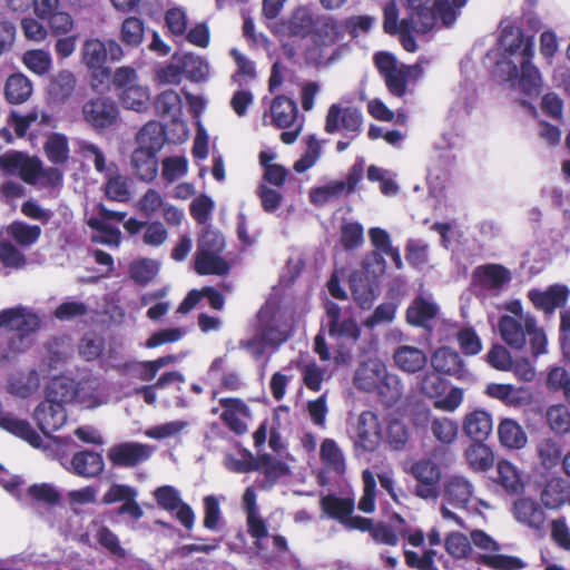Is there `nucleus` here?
<instances>
[{
    "mask_svg": "<svg viewBox=\"0 0 570 570\" xmlns=\"http://www.w3.org/2000/svg\"><path fill=\"white\" fill-rule=\"evenodd\" d=\"M498 51L494 53L493 76L525 96H539L543 79L540 70L532 63L533 37L525 36L519 27L501 24Z\"/></svg>",
    "mask_w": 570,
    "mask_h": 570,
    "instance_id": "1",
    "label": "nucleus"
},
{
    "mask_svg": "<svg viewBox=\"0 0 570 570\" xmlns=\"http://www.w3.org/2000/svg\"><path fill=\"white\" fill-rule=\"evenodd\" d=\"M407 17L399 19V11L394 1L384 7V30L387 33L400 35L403 48L409 52L416 51V42L412 31L426 33L440 21L442 26L450 27L456 20V11L449 0H406Z\"/></svg>",
    "mask_w": 570,
    "mask_h": 570,
    "instance_id": "2",
    "label": "nucleus"
},
{
    "mask_svg": "<svg viewBox=\"0 0 570 570\" xmlns=\"http://www.w3.org/2000/svg\"><path fill=\"white\" fill-rule=\"evenodd\" d=\"M505 312L499 318L498 330L507 345L514 350H522L529 342L533 356L547 353V335L539 326L537 317L524 311L520 299H509L503 303Z\"/></svg>",
    "mask_w": 570,
    "mask_h": 570,
    "instance_id": "3",
    "label": "nucleus"
},
{
    "mask_svg": "<svg viewBox=\"0 0 570 570\" xmlns=\"http://www.w3.org/2000/svg\"><path fill=\"white\" fill-rule=\"evenodd\" d=\"M322 510L331 518L340 520L345 527L370 530L372 538L377 543L396 546L399 533L396 527L399 523L393 518V528L391 525L379 523L372 527V520L362 517H351L354 510V501L348 498H338L335 495H325L321 499Z\"/></svg>",
    "mask_w": 570,
    "mask_h": 570,
    "instance_id": "4",
    "label": "nucleus"
},
{
    "mask_svg": "<svg viewBox=\"0 0 570 570\" xmlns=\"http://www.w3.org/2000/svg\"><path fill=\"white\" fill-rule=\"evenodd\" d=\"M0 168L8 175L19 176L24 183L39 188H56L62 183V171L56 167H42L38 157L20 151L0 156Z\"/></svg>",
    "mask_w": 570,
    "mask_h": 570,
    "instance_id": "5",
    "label": "nucleus"
},
{
    "mask_svg": "<svg viewBox=\"0 0 570 570\" xmlns=\"http://www.w3.org/2000/svg\"><path fill=\"white\" fill-rule=\"evenodd\" d=\"M165 142V129L158 121L147 122L136 135L137 147L131 154V166L136 176L151 181L158 173L157 154Z\"/></svg>",
    "mask_w": 570,
    "mask_h": 570,
    "instance_id": "6",
    "label": "nucleus"
},
{
    "mask_svg": "<svg viewBox=\"0 0 570 570\" xmlns=\"http://www.w3.org/2000/svg\"><path fill=\"white\" fill-rule=\"evenodd\" d=\"M40 324L39 315L28 307L16 306L0 311V328L10 331L8 353L17 354L28 350ZM6 357H9V354Z\"/></svg>",
    "mask_w": 570,
    "mask_h": 570,
    "instance_id": "7",
    "label": "nucleus"
},
{
    "mask_svg": "<svg viewBox=\"0 0 570 570\" xmlns=\"http://www.w3.org/2000/svg\"><path fill=\"white\" fill-rule=\"evenodd\" d=\"M354 384L358 390L377 392L387 404L396 402L402 394L397 376L390 374L379 358H370L360 365L354 375Z\"/></svg>",
    "mask_w": 570,
    "mask_h": 570,
    "instance_id": "8",
    "label": "nucleus"
},
{
    "mask_svg": "<svg viewBox=\"0 0 570 570\" xmlns=\"http://www.w3.org/2000/svg\"><path fill=\"white\" fill-rule=\"evenodd\" d=\"M325 308L328 335L337 345L334 361L337 365L346 364L352 358L351 347L360 336V327L352 317H342L341 308L336 303L326 302Z\"/></svg>",
    "mask_w": 570,
    "mask_h": 570,
    "instance_id": "9",
    "label": "nucleus"
},
{
    "mask_svg": "<svg viewBox=\"0 0 570 570\" xmlns=\"http://www.w3.org/2000/svg\"><path fill=\"white\" fill-rule=\"evenodd\" d=\"M78 147L85 158L94 161L96 170L105 175L107 198L120 203L127 202L130 197L128 178L119 173L115 164L106 165L105 155L97 145L80 140Z\"/></svg>",
    "mask_w": 570,
    "mask_h": 570,
    "instance_id": "10",
    "label": "nucleus"
},
{
    "mask_svg": "<svg viewBox=\"0 0 570 570\" xmlns=\"http://www.w3.org/2000/svg\"><path fill=\"white\" fill-rule=\"evenodd\" d=\"M364 160L358 158L348 169L345 179L327 180L309 190V202L316 207H325L348 197L362 181Z\"/></svg>",
    "mask_w": 570,
    "mask_h": 570,
    "instance_id": "11",
    "label": "nucleus"
},
{
    "mask_svg": "<svg viewBox=\"0 0 570 570\" xmlns=\"http://www.w3.org/2000/svg\"><path fill=\"white\" fill-rule=\"evenodd\" d=\"M0 484L21 504L27 507H52L61 501V493L53 484L36 483L23 490L20 478L9 474L2 466H0Z\"/></svg>",
    "mask_w": 570,
    "mask_h": 570,
    "instance_id": "12",
    "label": "nucleus"
},
{
    "mask_svg": "<svg viewBox=\"0 0 570 570\" xmlns=\"http://www.w3.org/2000/svg\"><path fill=\"white\" fill-rule=\"evenodd\" d=\"M124 49L116 40L102 41L98 38L87 39L81 48L82 61L91 71L94 80L102 83L110 77V68L105 63L109 59L118 62L124 58Z\"/></svg>",
    "mask_w": 570,
    "mask_h": 570,
    "instance_id": "13",
    "label": "nucleus"
},
{
    "mask_svg": "<svg viewBox=\"0 0 570 570\" xmlns=\"http://www.w3.org/2000/svg\"><path fill=\"white\" fill-rule=\"evenodd\" d=\"M271 117V124L281 129L293 128L285 130L281 135V140L284 144H293L299 136L303 129V119H298V108L295 100L285 97H275L269 107V114L265 112L263 122L267 125V118Z\"/></svg>",
    "mask_w": 570,
    "mask_h": 570,
    "instance_id": "14",
    "label": "nucleus"
},
{
    "mask_svg": "<svg viewBox=\"0 0 570 570\" xmlns=\"http://www.w3.org/2000/svg\"><path fill=\"white\" fill-rule=\"evenodd\" d=\"M415 479V495L423 500L435 501L440 495L441 468L430 458L415 461L409 469Z\"/></svg>",
    "mask_w": 570,
    "mask_h": 570,
    "instance_id": "15",
    "label": "nucleus"
},
{
    "mask_svg": "<svg viewBox=\"0 0 570 570\" xmlns=\"http://www.w3.org/2000/svg\"><path fill=\"white\" fill-rule=\"evenodd\" d=\"M362 124L363 117L358 109L333 104L327 110L324 129L331 135L344 132L352 140L361 132Z\"/></svg>",
    "mask_w": 570,
    "mask_h": 570,
    "instance_id": "16",
    "label": "nucleus"
},
{
    "mask_svg": "<svg viewBox=\"0 0 570 570\" xmlns=\"http://www.w3.org/2000/svg\"><path fill=\"white\" fill-rule=\"evenodd\" d=\"M352 439L356 454L375 451L382 440L379 416L372 411L362 412L356 420Z\"/></svg>",
    "mask_w": 570,
    "mask_h": 570,
    "instance_id": "17",
    "label": "nucleus"
},
{
    "mask_svg": "<svg viewBox=\"0 0 570 570\" xmlns=\"http://www.w3.org/2000/svg\"><path fill=\"white\" fill-rule=\"evenodd\" d=\"M85 121L96 130L114 128L119 121V109L109 97H96L82 106Z\"/></svg>",
    "mask_w": 570,
    "mask_h": 570,
    "instance_id": "18",
    "label": "nucleus"
},
{
    "mask_svg": "<svg viewBox=\"0 0 570 570\" xmlns=\"http://www.w3.org/2000/svg\"><path fill=\"white\" fill-rule=\"evenodd\" d=\"M79 541L90 548L99 544L111 556L126 559L128 551L120 544L119 538L108 527L98 520H92L79 535Z\"/></svg>",
    "mask_w": 570,
    "mask_h": 570,
    "instance_id": "19",
    "label": "nucleus"
},
{
    "mask_svg": "<svg viewBox=\"0 0 570 570\" xmlns=\"http://www.w3.org/2000/svg\"><path fill=\"white\" fill-rule=\"evenodd\" d=\"M511 279V272L500 264L481 265L473 272V284L484 295L498 296Z\"/></svg>",
    "mask_w": 570,
    "mask_h": 570,
    "instance_id": "20",
    "label": "nucleus"
},
{
    "mask_svg": "<svg viewBox=\"0 0 570 570\" xmlns=\"http://www.w3.org/2000/svg\"><path fill=\"white\" fill-rule=\"evenodd\" d=\"M341 38V30L336 20L331 17H316V23L313 30L314 43L320 51L313 49L308 52L309 61L320 63L326 58L325 50L336 45Z\"/></svg>",
    "mask_w": 570,
    "mask_h": 570,
    "instance_id": "21",
    "label": "nucleus"
},
{
    "mask_svg": "<svg viewBox=\"0 0 570 570\" xmlns=\"http://www.w3.org/2000/svg\"><path fill=\"white\" fill-rule=\"evenodd\" d=\"M155 499L160 508L166 511H176V519L190 530L195 523V513L189 504L183 502L179 491L171 485H163L155 490Z\"/></svg>",
    "mask_w": 570,
    "mask_h": 570,
    "instance_id": "22",
    "label": "nucleus"
},
{
    "mask_svg": "<svg viewBox=\"0 0 570 570\" xmlns=\"http://www.w3.org/2000/svg\"><path fill=\"white\" fill-rule=\"evenodd\" d=\"M154 448L138 442H124L108 450V459L114 465L130 468L148 460Z\"/></svg>",
    "mask_w": 570,
    "mask_h": 570,
    "instance_id": "23",
    "label": "nucleus"
},
{
    "mask_svg": "<svg viewBox=\"0 0 570 570\" xmlns=\"http://www.w3.org/2000/svg\"><path fill=\"white\" fill-rule=\"evenodd\" d=\"M138 492L135 488L126 484H112L104 494L102 502L111 504L124 502L117 510V514H128L134 520H139L144 515L141 507L137 503Z\"/></svg>",
    "mask_w": 570,
    "mask_h": 570,
    "instance_id": "24",
    "label": "nucleus"
},
{
    "mask_svg": "<svg viewBox=\"0 0 570 570\" xmlns=\"http://www.w3.org/2000/svg\"><path fill=\"white\" fill-rule=\"evenodd\" d=\"M222 407L220 419L235 434L247 432V423L250 419V410L247 404L236 397H223L219 400Z\"/></svg>",
    "mask_w": 570,
    "mask_h": 570,
    "instance_id": "25",
    "label": "nucleus"
},
{
    "mask_svg": "<svg viewBox=\"0 0 570 570\" xmlns=\"http://www.w3.org/2000/svg\"><path fill=\"white\" fill-rule=\"evenodd\" d=\"M242 503L246 512L248 533L255 540L257 549L263 550V542L268 540V532L264 519L259 515L256 504V493L253 488L245 490Z\"/></svg>",
    "mask_w": 570,
    "mask_h": 570,
    "instance_id": "26",
    "label": "nucleus"
},
{
    "mask_svg": "<svg viewBox=\"0 0 570 570\" xmlns=\"http://www.w3.org/2000/svg\"><path fill=\"white\" fill-rule=\"evenodd\" d=\"M431 364L435 372L454 376L458 380H469L471 376L460 354L451 347L436 350L431 357Z\"/></svg>",
    "mask_w": 570,
    "mask_h": 570,
    "instance_id": "27",
    "label": "nucleus"
},
{
    "mask_svg": "<svg viewBox=\"0 0 570 570\" xmlns=\"http://www.w3.org/2000/svg\"><path fill=\"white\" fill-rule=\"evenodd\" d=\"M258 332L268 346L278 347L288 338V325L282 323L268 308H262L257 314Z\"/></svg>",
    "mask_w": 570,
    "mask_h": 570,
    "instance_id": "28",
    "label": "nucleus"
},
{
    "mask_svg": "<svg viewBox=\"0 0 570 570\" xmlns=\"http://www.w3.org/2000/svg\"><path fill=\"white\" fill-rule=\"evenodd\" d=\"M439 305L430 294L416 296L406 309V320L410 324L430 327L439 314Z\"/></svg>",
    "mask_w": 570,
    "mask_h": 570,
    "instance_id": "29",
    "label": "nucleus"
},
{
    "mask_svg": "<svg viewBox=\"0 0 570 570\" xmlns=\"http://www.w3.org/2000/svg\"><path fill=\"white\" fill-rule=\"evenodd\" d=\"M33 420L43 434L59 430L67 420L65 406L45 400L33 412Z\"/></svg>",
    "mask_w": 570,
    "mask_h": 570,
    "instance_id": "30",
    "label": "nucleus"
},
{
    "mask_svg": "<svg viewBox=\"0 0 570 570\" xmlns=\"http://www.w3.org/2000/svg\"><path fill=\"white\" fill-rule=\"evenodd\" d=\"M569 291L566 286L554 284L546 291L531 289L528 292V298L539 309L546 313H553L556 308L561 307L568 299Z\"/></svg>",
    "mask_w": 570,
    "mask_h": 570,
    "instance_id": "31",
    "label": "nucleus"
},
{
    "mask_svg": "<svg viewBox=\"0 0 570 570\" xmlns=\"http://www.w3.org/2000/svg\"><path fill=\"white\" fill-rule=\"evenodd\" d=\"M512 514L514 519L529 528L541 529L546 521V513L539 502L532 498H519L513 502Z\"/></svg>",
    "mask_w": 570,
    "mask_h": 570,
    "instance_id": "32",
    "label": "nucleus"
},
{
    "mask_svg": "<svg viewBox=\"0 0 570 570\" xmlns=\"http://www.w3.org/2000/svg\"><path fill=\"white\" fill-rule=\"evenodd\" d=\"M473 484L462 475H452L444 483V498L455 508L465 509L473 495Z\"/></svg>",
    "mask_w": 570,
    "mask_h": 570,
    "instance_id": "33",
    "label": "nucleus"
},
{
    "mask_svg": "<svg viewBox=\"0 0 570 570\" xmlns=\"http://www.w3.org/2000/svg\"><path fill=\"white\" fill-rule=\"evenodd\" d=\"M540 499L548 509H558L570 500V484L561 476H552L546 481Z\"/></svg>",
    "mask_w": 570,
    "mask_h": 570,
    "instance_id": "34",
    "label": "nucleus"
},
{
    "mask_svg": "<svg viewBox=\"0 0 570 570\" xmlns=\"http://www.w3.org/2000/svg\"><path fill=\"white\" fill-rule=\"evenodd\" d=\"M194 268L199 275H225L229 272V264L222 254L207 253L206 244L202 250H196Z\"/></svg>",
    "mask_w": 570,
    "mask_h": 570,
    "instance_id": "35",
    "label": "nucleus"
},
{
    "mask_svg": "<svg viewBox=\"0 0 570 570\" xmlns=\"http://www.w3.org/2000/svg\"><path fill=\"white\" fill-rule=\"evenodd\" d=\"M493 430L492 416L484 410H475L465 415L463 431L474 441H484Z\"/></svg>",
    "mask_w": 570,
    "mask_h": 570,
    "instance_id": "36",
    "label": "nucleus"
},
{
    "mask_svg": "<svg viewBox=\"0 0 570 570\" xmlns=\"http://www.w3.org/2000/svg\"><path fill=\"white\" fill-rule=\"evenodd\" d=\"M500 444L507 449L520 450L528 443L523 428L512 419H503L498 426Z\"/></svg>",
    "mask_w": 570,
    "mask_h": 570,
    "instance_id": "37",
    "label": "nucleus"
},
{
    "mask_svg": "<svg viewBox=\"0 0 570 570\" xmlns=\"http://www.w3.org/2000/svg\"><path fill=\"white\" fill-rule=\"evenodd\" d=\"M320 458L324 468L336 475H343L346 471L345 455L335 440L324 439L321 449Z\"/></svg>",
    "mask_w": 570,
    "mask_h": 570,
    "instance_id": "38",
    "label": "nucleus"
},
{
    "mask_svg": "<svg viewBox=\"0 0 570 570\" xmlns=\"http://www.w3.org/2000/svg\"><path fill=\"white\" fill-rule=\"evenodd\" d=\"M173 61L180 62L183 75L185 73L190 81L200 82L208 78L209 65L200 56L193 52L175 53Z\"/></svg>",
    "mask_w": 570,
    "mask_h": 570,
    "instance_id": "39",
    "label": "nucleus"
},
{
    "mask_svg": "<svg viewBox=\"0 0 570 570\" xmlns=\"http://www.w3.org/2000/svg\"><path fill=\"white\" fill-rule=\"evenodd\" d=\"M32 90L31 80L21 72L9 76L4 83V97L12 105L26 102L31 97Z\"/></svg>",
    "mask_w": 570,
    "mask_h": 570,
    "instance_id": "40",
    "label": "nucleus"
},
{
    "mask_svg": "<svg viewBox=\"0 0 570 570\" xmlns=\"http://www.w3.org/2000/svg\"><path fill=\"white\" fill-rule=\"evenodd\" d=\"M495 482L508 493L518 494L523 491L524 482L521 471L510 461L500 460L497 464Z\"/></svg>",
    "mask_w": 570,
    "mask_h": 570,
    "instance_id": "41",
    "label": "nucleus"
},
{
    "mask_svg": "<svg viewBox=\"0 0 570 570\" xmlns=\"http://www.w3.org/2000/svg\"><path fill=\"white\" fill-rule=\"evenodd\" d=\"M469 466L476 472L490 470L494 463V454L491 448L483 441H475L464 452Z\"/></svg>",
    "mask_w": 570,
    "mask_h": 570,
    "instance_id": "42",
    "label": "nucleus"
},
{
    "mask_svg": "<svg viewBox=\"0 0 570 570\" xmlns=\"http://www.w3.org/2000/svg\"><path fill=\"white\" fill-rule=\"evenodd\" d=\"M394 361L404 372L415 373L425 366L426 356L420 348L404 345L395 351Z\"/></svg>",
    "mask_w": 570,
    "mask_h": 570,
    "instance_id": "43",
    "label": "nucleus"
},
{
    "mask_svg": "<svg viewBox=\"0 0 570 570\" xmlns=\"http://www.w3.org/2000/svg\"><path fill=\"white\" fill-rule=\"evenodd\" d=\"M45 400L61 406L75 403V382L67 377H55L46 387Z\"/></svg>",
    "mask_w": 570,
    "mask_h": 570,
    "instance_id": "44",
    "label": "nucleus"
},
{
    "mask_svg": "<svg viewBox=\"0 0 570 570\" xmlns=\"http://www.w3.org/2000/svg\"><path fill=\"white\" fill-rule=\"evenodd\" d=\"M40 386V377L36 370L20 373L11 377L8 385L10 394L26 399L35 394Z\"/></svg>",
    "mask_w": 570,
    "mask_h": 570,
    "instance_id": "45",
    "label": "nucleus"
},
{
    "mask_svg": "<svg viewBox=\"0 0 570 570\" xmlns=\"http://www.w3.org/2000/svg\"><path fill=\"white\" fill-rule=\"evenodd\" d=\"M47 158L56 165H65L70 157L69 141L66 135L50 134L43 145Z\"/></svg>",
    "mask_w": 570,
    "mask_h": 570,
    "instance_id": "46",
    "label": "nucleus"
},
{
    "mask_svg": "<svg viewBox=\"0 0 570 570\" xmlns=\"http://www.w3.org/2000/svg\"><path fill=\"white\" fill-rule=\"evenodd\" d=\"M149 99V89L140 85L128 86L119 94V100L124 108L137 112H142L148 108Z\"/></svg>",
    "mask_w": 570,
    "mask_h": 570,
    "instance_id": "47",
    "label": "nucleus"
},
{
    "mask_svg": "<svg viewBox=\"0 0 570 570\" xmlns=\"http://www.w3.org/2000/svg\"><path fill=\"white\" fill-rule=\"evenodd\" d=\"M75 87V75L69 70H62L52 78L48 88V92L53 101L65 102L71 97Z\"/></svg>",
    "mask_w": 570,
    "mask_h": 570,
    "instance_id": "48",
    "label": "nucleus"
},
{
    "mask_svg": "<svg viewBox=\"0 0 570 570\" xmlns=\"http://www.w3.org/2000/svg\"><path fill=\"white\" fill-rule=\"evenodd\" d=\"M41 228L38 225H29L24 222H13L7 227V235L21 247H31L40 236Z\"/></svg>",
    "mask_w": 570,
    "mask_h": 570,
    "instance_id": "49",
    "label": "nucleus"
},
{
    "mask_svg": "<svg viewBox=\"0 0 570 570\" xmlns=\"http://www.w3.org/2000/svg\"><path fill=\"white\" fill-rule=\"evenodd\" d=\"M315 23L316 18L313 17L311 9L299 7L288 18L285 27L293 36L306 37L314 30Z\"/></svg>",
    "mask_w": 570,
    "mask_h": 570,
    "instance_id": "50",
    "label": "nucleus"
},
{
    "mask_svg": "<svg viewBox=\"0 0 570 570\" xmlns=\"http://www.w3.org/2000/svg\"><path fill=\"white\" fill-rule=\"evenodd\" d=\"M98 385L99 383L96 379H87L75 383V403L86 409L98 406L101 403Z\"/></svg>",
    "mask_w": 570,
    "mask_h": 570,
    "instance_id": "51",
    "label": "nucleus"
},
{
    "mask_svg": "<svg viewBox=\"0 0 570 570\" xmlns=\"http://www.w3.org/2000/svg\"><path fill=\"white\" fill-rule=\"evenodd\" d=\"M21 60L24 67L37 76H45L52 68V57L43 49L27 50Z\"/></svg>",
    "mask_w": 570,
    "mask_h": 570,
    "instance_id": "52",
    "label": "nucleus"
},
{
    "mask_svg": "<svg viewBox=\"0 0 570 570\" xmlns=\"http://www.w3.org/2000/svg\"><path fill=\"white\" fill-rule=\"evenodd\" d=\"M159 272V263L151 258H139L129 266L130 278L139 284L147 285Z\"/></svg>",
    "mask_w": 570,
    "mask_h": 570,
    "instance_id": "53",
    "label": "nucleus"
},
{
    "mask_svg": "<svg viewBox=\"0 0 570 570\" xmlns=\"http://www.w3.org/2000/svg\"><path fill=\"white\" fill-rule=\"evenodd\" d=\"M485 393L493 399L504 402L507 405H521L524 401L522 396L525 393L524 389H517L511 384H488Z\"/></svg>",
    "mask_w": 570,
    "mask_h": 570,
    "instance_id": "54",
    "label": "nucleus"
},
{
    "mask_svg": "<svg viewBox=\"0 0 570 570\" xmlns=\"http://www.w3.org/2000/svg\"><path fill=\"white\" fill-rule=\"evenodd\" d=\"M181 99L177 91L165 90L156 99V109L159 115L175 121L181 114Z\"/></svg>",
    "mask_w": 570,
    "mask_h": 570,
    "instance_id": "55",
    "label": "nucleus"
},
{
    "mask_svg": "<svg viewBox=\"0 0 570 570\" xmlns=\"http://www.w3.org/2000/svg\"><path fill=\"white\" fill-rule=\"evenodd\" d=\"M39 124L48 127H55L52 117L39 110H32L26 116L12 115V126L19 137L27 135L28 129L33 125Z\"/></svg>",
    "mask_w": 570,
    "mask_h": 570,
    "instance_id": "56",
    "label": "nucleus"
},
{
    "mask_svg": "<svg viewBox=\"0 0 570 570\" xmlns=\"http://www.w3.org/2000/svg\"><path fill=\"white\" fill-rule=\"evenodd\" d=\"M125 216V213L109 210L101 204H97L91 214L88 210L85 214L86 222L92 229H106L110 222L119 223Z\"/></svg>",
    "mask_w": 570,
    "mask_h": 570,
    "instance_id": "57",
    "label": "nucleus"
},
{
    "mask_svg": "<svg viewBox=\"0 0 570 570\" xmlns=\"http://www.w3.org/2000/svg\"><path fill=\"white\" fill-rule=\"evenodd\" d=\"M144 36L145 26L140 18L128 17L122 21L120 27V39L126 46L137 48L141 45Z\"/></svg>",
    "mask_w": 570,
    "mask_h": 570,
    "instance_id": "58",
    "label": "nucleus"
},
{
    "mask_svg": "<svg viewBox=\"0 0 570 570\" xmlns=\"http://www.w3.org/2000/svg\"><path fill=\"white\" fill-rule=\"evenodd\" d=\"M302 380L308 390L318 392L325 377V370L312 360H302L297 363Z\"/></svg>",
    "mask_w": 570,
    "mask_h": 570,
    "instance_id": "59",
    "label": "nucleus"
},
{
    "mask_svg": "<svg viewBox=\"0 0 570 570\" xmlns=\"http://www.w3.org/2000/svg\"><path fill=\"white\" fill-rule=\"evenodd\" d=\"M351 289L354 301L360 305L361 308H370L374 302L375 295L373 291V279L365 277H358L354 275L351 278Z\"/></svg>",
    "mask_w": 570,
    "mask_h": 570,
    "instance_id": "60",
    "label": "nucleus"
},
{
    "mask_svg": "<svg viewBox=\"0 0 570 570\" xmlns=\"http://www.w3.org/2000/svg\"><path fill=\"white\" fill-rule=\"evenodd\" d=\"M537 453L542 466L552 469L559 464L562 450L559 442L551 438H546L538 442Z\"/></svg>",
    "mask_w": 570,
    "mask_h": 570,
    "instance_id": "61",
    "label": "nucleus"
},
{
    "mask_svg": "<svg viewBox=\"0 0 570 570\" xmlns=\"http://www.w3.org/2000/svg\"><path fill=\"white\" fill-rule=\"evenodd\" d=\"M547 422L557 434L570 432V409L564 404H554L547 410Z\"/></svg>",
    "mask_w": 570,
    "mask_h": 570,
    "instance_id": "62",
    "label": "nucleus"
},
{
    "mask_svg": "<svg viewBox=\"0 0 570 570\" xmlns=\"http://www.w3.org/2000/svg\"><path fill=\"white\" fill-rule=\"evenodd\" d=\"M453 144L446 141L445 145L435 146V166L429 169V181L432 184V179L435 177L440 178L439 171H446L455 161V155L452 151Z\"/></svg>",
    "mask_w": 570,
    "mask_h": 570,
    "instance_id": "63",
    "label": "nucleus"
},
{
    "mask_svg": "<svg viewBox=\"0 0 570 570\" xmlns=\"http://www.w3.org/2000/svg\"><path fill=\"white\" fill-rule=\"evenodd\" d=\"M367 179L379 181L381 193L385 196H394L399 191V186L394 180V175L381 167L371 165L367 168Z\"/></svg>",
    "mask_w": 570,
    "mask_h": 570,
    "instance_id": "64",
    "label": "nucleus"
}]
</instances>
